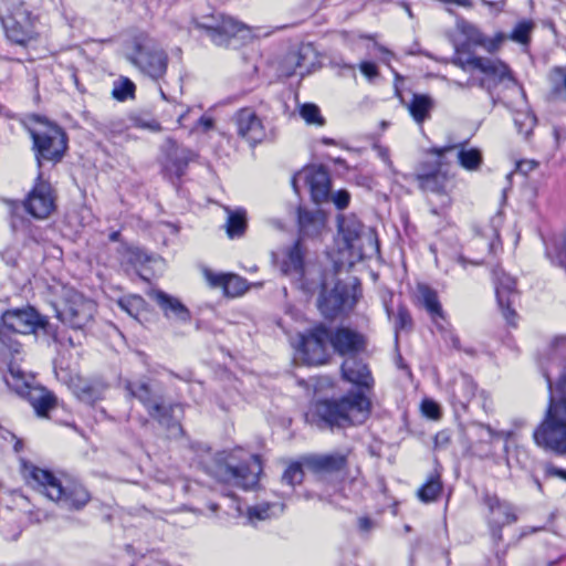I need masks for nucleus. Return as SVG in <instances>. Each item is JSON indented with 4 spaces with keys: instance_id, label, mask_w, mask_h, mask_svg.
<instances>
[{
    "instance_id": "nucleus-1",
    "label": "nucleus",
    "mask_w": 566,
    "mask_h": 566,
    "mask_svg": "<svg viewBox=\"0 0 566 566\" xmlns=\"http://www.w3.org/2000/svg\"><path fill=\"white\" fill-rule=\"evenodd\" d=\"M457 29L465 38V41L455 45V54L451 61L453 65L463 71L479 70L485 76L499 81L511 78L510 70L502 61L476 56L470 52L471 45L482 46L489 53L499 51L506 40V35L503 32H497L493 38L489 39L476 25L465 20L458 21Z\"/></svg>"
},
{
    "instance_id": "nucleus-2",
    "label": "nucleus",
    "mask_w": 566,
    "mask_h": 566,
    "mask_svg": "<svg viewBox=\"0 0 566 566\" xmlns=\"http://www.w3.org/2000/svg\"><path fill=\"white\" fill-rule=\"evenodd\" d=\"M21 473L27 484L63 510L77 512L83 510L91 501V493L77 481L62 480L51 471L25 461L22 462Z\"/></svg>"
},
{
    "instance_id": "nucleus-3",
    "label": "nucleus",
    "mask_w": 566,
    "mask_h": 566,
    "mask_svg": "<svg viewBox=\"0 0 566 566\" xmlns=\"http://www.w3.org/2000/svg\"><path fill=\"white\" fill-rule=\"evenodd\" d=\"M551 392L545 415L533 432L534 442L544 450L558 455L566 454V396H554L552 378L543 371Z\"/></svg>"
},
{
    "instance_id": "nucleus-4",
    "label": "nucleus",
    "mask_w": 566,
    "mask_h": 566,
    "mask_svg": "<svg viewBox=\"0 0 566 566\" xmlns=\"http://www.w3.org/2000/svg\"><path fill=\"white\" fill-rule=\"evenodd\" d=\"M370 402L359 392L338 400H322L315 405L319 428H345L364 422L369 415Z\"/></svg>"
},
{
    "instance_id": "nucleus-5",
    "label": "nucleus",
    "mask_w": 566,
    "mask_h": 566,
    "mask_svg": "<svg viewBox=\"0 0 566 566\" xmlns=\"http://www.w3.org/2000/svg\"><path fill=\"white\" fill-rule=\"evenodd\" d=\"M4 380L13 391L30 402L36 416L45 418L51 410L56 408L55 395L36 385L33 376L25 375L18 366L9 363V371Z\"/></svg>"
},
{
    "instance_id": "nucleus-6",
    "label": "nucleus",
    "mask_w": 566,
    "mask_h": 566,
    "mask_svg": "<svg viewBox=\"0 0 566 566\" xmlns=\"http://www.w3.org/2000/svg\"><path fill=\"white\" fill-rule=\"evenodd\" d=\"M33 119L35 125L29 127V132L33 140L38 166H42V160L60 161L67 148L66 134L61 127L40 116H33Z\"/></svg>"
},
{
    "instance_id": "nucleus-7",
    "label": "nucleus",
    "mask_w": 566,
    "mask_h": 566,
    "mask_svg": "<svg viewBox=\"0 0 566 566\" xmlns=\"http://www.w3.org/2000/svg\"><path fill=\"white\" fill-rule=\"evenodd\" d=\"M133 53L128 60L153 80L164 77L168 66L167 53L147 34L133 39Z\"/></svg>"
},
{
    "instance_id": "nucleus-8",
    "label": "nucleus",
    "mask_w": 566,
    "mask_h": 566,
    "mask_svg": "<svg viewBox=\"0 0 566 566\" xmlns=\"http://www.w3.org/2000/svg\"><path fill=\"white\" fill-rule=\"evenodd\" d=\"M1 22L8 40L12 43L25 45L36 38V18L24 2H12L7 14L1 17Z\"/></svg>"
},
{
    "instance_id": "nucleus-9",
    "label": "nucleus",
    "mask_w": 566,
    "mask_h": 566,
    "mask_svg": "<svg viewBox=\"0 0 566 566\" xmlns=\"http://www.w3.org/2000/svg\"><path fill=\"white\" fill-rule=\"evenodd\" d=\"M192 22L217 45H227L231 38L245 39L250 34L247 25L223 14H201L193 18Z\"/></svg>"
},
{
    "instance_id": "nucleus-10",
    "label": "nucleus",
    "mask_w": 566,
    "mask_h": 566,
    "mask_svg": "<svg viewBox=\"0 0 566 566\" xmlns=\"http://www.w3.org/2000/svg\"><path fill=\"white\" fill-rule=\"evenodd\" d=\"M55 311L61 322L74 329H82L93 319L96 304L77 291L66 290Z\"/></svg>"
},
{
    "instance_id": "nucleus-11",
    "label": "nucleus",
    "mask_w": 566,
    "mask_h": 566,
    "mask_svg": "<svg viewBox=\"0 0 566 566\" xmlns=\"http://www.w3.org/2000/svg\"><path fill=\"white\" fill-rule=\"evenodd\" d=\"M338 232L353 256L363 259L366 255L365 242L371 250H377V240L371 231L366 232L363 223L354 214L338 217Z\"/></svg>"
},
{
    "instance_id": "nucleus-12",
    "label": "nucleus",
    "mask_w": 566,
    "mask_h": 566,
    "mask_svg": "<svg viewBox=\"0 0 566 566\" xmlns=\"http://www.w3.org/2000/svg\"><path fill=\"white\" fill-rule=\"evenodd\" d=\"M261 471L259 457L248 454L238 464L230 460L223 467H220L219 475L223 482L248 490L256 485Z\"/></svg>"
},
{
    "instance_id": "nucleus-13",
    "label": "nucleus",
    "mask_w": 566,
    "mask_h": 566,
    "mask_svg": "<svg viewBox=\"0 0 566 566\" xmlns=\"http://www.w3.org/2000/svg\"><path fill=\"white\" fill-rule=\"evenodd\" d=\"M56 195L52 185L43 179L42 172H39L33 188L28 193L23 206L25 211L33 218L43 220L49 218L55 210Z\"/></svg>"
},
{
    "instance_id": "nucleus-14",
    "label": "nucleus",
    "mask_w": 566,
    "mask_h": 566,
    "mask_svg": "<svg viewBox=\"0 0 566 566\" xmlns=\"http://www.w3.org/2000/svg\"><path fill=\"white\" fill-rule=\"evenodd\" d=\"M417 180L419 182V187L424 192L437 197V201L431 198L429 199L431 212L433 214H440L451 206V198L447 191L449 179L441 168H434L430 171H420L417 175Z\"/></svg>"
},
{
    "instance_id": "nucleus-15",
    "label": "nucleus",
    "mask_w": 566,
    "mask_h": 566,
    "mask_svg": "<svg viewBox=\"0 0 566 566\" xmlns=\"http://www.w3.org/2000/svg\"><path fill=\"white\" fill-rule=\"evenodd\" d=\"M329 331L324 326L298 336L297 349L308 365H322L328 358Z\"/></svg>"
},
{
    "instance_id": "nucleus-16",
    "label": "nucleus",
    "mask_w": 566,
    "mask_h": 566,
    "mask_svg": "<svg viewBox=\"0 0 566 566\" xmlns=\"http://www.w3.org/2000/svg\"><path fill=\"white\" fill-rule=\"evenodd\" d=\"M3 326L8 335L10 332L19 334L34 333L39 327H44L46 321L32 307L9 310L2 314Z\"/></svg>"
},
{
    "instance_id": "nucleus-17",
    "label": "nucleus",
    "mask_w": 566,
    "mask_h": 566,
    "mask_svg": "<svg viewBox=\"0 0 566 566\" xmlns=\"http://www.w3.org/2000/svg\"><path fill=\"white\" fill-rule=\"evenodd\" d=\"M301 179H303L310 187L314 202L321 203L327 200L331 185L328 174L324 168L311 167L294 175L291 184L296 193H298V180Z\"/></svg>"
},
{
    "instance_id": "nucleus-18",
    "label": "nucleus",
    "mask_w": 566,
    "mask_h": 566,
    "mask_svg": "<svg viewBox=\"0 0 566 566\" xmlns=\"http://www.w3.org/2000/svg\"><path fill=\"white\" fill-rule=\"evenodd\" d=\"M233 122L238 135L245 139L251 146L261 143L265 137V128L262 119L249 107L239 109L233 115Z\"/></svg>"
},
{
    "instance_id": "nucleus-19",
    "label": "nucleus",
    "mask_w": 566,
    "mask_h": 566,
    "mask_svg": "<svg viewBox=\"0 0 566 566\" xmlns=\"http://www.w3.org/2000/svg\"><path fill=\"white\" fill-rule=\"evenodd\" d=\"M483 503L489 510V523L492 527L493 536L500 541L502 537L501 528L516 521L514 510L510 503L501 501L496 495L489 493L484 494Z\"/></svg>"
},
{
    "instance_id": "nucleus-20",
    "label": "nucleus",
    "mask_w": 566,
    "mask_h": 566,
    "mask_svg": "<svg viewBox=\"0 0 566 566\" xmlns=\"http://www.w3.org/2000/svg\"><path fill=\"white\" fill-rule=\"evenodd\" d=\"M329 344L335 353L340 356H355L365 350V337L348 327H338L329 331Z\"/></svg>"
},
{
    "instance_id": "nucleus-21",
    "label": "nucleus",
    "mask_w": 566,
    "mask_h": 566,
    "mask_svg": "<svg viewBox=\"0 0 566 566\" xmlns=\"http://www.w3.org/2000/svg\"><path fill=\"white\" fill-rule=\"evenodd\" d=\"M495 293L499 306L501 307L504 317L509 323H513L512 318L515 317V311L511 307L517 292L515 279L505 273L502 269L493 271Z\"/></svg>"
},
{
    "instance_id": "nucleus-22",
    "label": "nucleus",
    "mask_w": 566,
    "mask_h": 566,
    "mask_svg": "<svg viewBox=\"0 0 566 566\" xmlns=\"http://www.w3.org/2000/svg\"><path fill=\"white\" fill-rule=\"evenodd\" d=\"M0 504L10 511H18L25 515L30 523H41L48 518L44 511L34 509L29 499L17 490L3 492L0 496Z\"/></svg>"
},
{
    "instance_id": "nucleus-23",
    "label": "nucleus",
    "mask_w": 566,
    "mask_h": 566,
    "mask_svg": "<svg viewBox=\"0 0 566 566\" xmlns=\"http://www.w3.org/2000/svg\"><path fill=\"white\" fill-rule=\"evenodd\" d=\"M347 301V289L344 284L336 283L331 291L323 285L317 306L326 318H334L344 310Z\"/></svg>"
},
{
    "instance_id": "nucleus-24",
    "label": "nucleus",
    "mask_w": 566,
    "mask_h": 566,
    "mask_svg": "<svg viewBox=\"0 0 566 566\" xmlns=\"http://www.w3.org/2000/svg\"><path fill=\"white\" fill-rule=\"evenodd\" d=\"M70 387L81 401L88 405L102 400L107 390V384L99 378L86 379L75 377L71 380Z\"/></svg>"
},
{
    "instance_id": "nucleus-25",
    "label": "nucleus",
    "mask_w": 566,
    "mask_h": 566,
    "mask_svg": "<svg viewBox=\"0 0 566 566\" xmlns=\"http://www.w3.org/2000/svg\"><path fill=\"white\" fill-rule=\"evenodd\" d=\"M303 464L315 473L338 472L346 467L347 455L342 452L312 454L303 459Z\"/></svg>"
},
{
    "instance_id": "nucleus-26",
    "label": "nucleus",
    "mask_w": 566,
    "mask_h": 566,
    "mask_svg": "<svg viewBox=\"0 0 566 566\" xmlns=\"http://www.w3.org/2000/svg\"><path fill=\"white\" fill-rule=\"evenodd\" d=\"M182 406L178 403L166 405L160 399H155L151 409L148 411L149 416L157 420L161 426L167 429L181 431L179 424V417L182 415Z\"/></svg>"
},
{
    "instance_id": "nucleus-27",
    "label": "nucleus",
    "mask_w": 566,
    "mask_h": 566,
    "mask_svg": "<svg viewBox=\"0 0 566 566\" xmlns=\"http://www.w3.org/2000/svg\"><path fill=\"white\" fill-rule=\"evenodd\" d=\"M151 297L168 319L186 323L190 321L189 310L177 298L163 291H154Z\"/></svg>"
},
{
    "instance_id": "nucleus-28",
    "label": "nucleus",
    "mask_w": 566,
    "mask_h": 566,
    "mask_svg": "<svg viewBox=\"0 0 566 566\" xmlns=\"http://www.w3.org/2000/svg\"><path fill=\"white\" fill-rule=\"evenodd\" d=\"M297 222L302 237H316L325 227V214L319 209L308 210L298 207Z\"/></svg>"
},
{
    "instance_id": "nucleus-29",
    "label": "nucleus",
    "mask_w": 566,
    "mask_h": 566,
    "mask_svg": "<svg viewBox=\"0 0 566 566\" xmlns=\"http://www.w3.org/2000/svg\"><path fill=\"white\" fill-rule=\"evenodd\" d=\"M195 158L196 154L192 150L171 145L165 161V170L170 176L180 178L185 174L188 164Z\"/></svg>"
},
{
    "instance_id": "nucleus-30",
    "label": "nucleus",
    "mask_w": 566,
    "mask_h": 566,
    "mask_svg": "<svg viewBox=\"0 0 566 566\" xmlns=\"http://www.w3.org/2000/svg\"><path fill=\"white\" fill-rule=\"evenodd\" d=\"M344 379L360 387L370 388L374 384L368 366L361 360L347 359L342 365Z\"/></svg>"
},
{
    "instance_id": "nucleus-31",
    "label": "nucleus",
    "mask_w": 566,
    "mask_h": 566,
    "mask_svg": "<svg viewBox=\"0 0 566 566\" xmlns=\"http://www.w3.org/2000/svg\"><path fill=\"white\" fill-rule=\"evenodd\" d=\"M476 385L467 374H460L451 384V395L453 401L461 408L467 409L469 403L475 398Z\"/></svg>"
},
{
    "instance_id": "nucleus-32",
    "label": "nucleus",
    "mask_w": 566,
    "mask_h": 566,
    "mask_svg": "<svg viewBox=\"0 0 566 566\" xmlns=\"http://www.w3.org/2000/svg\"><path fill=\"white\" fill-rule=\"evenodd\" d=\"M416 292L418 302L426 308L433 321L443 317L442 306L434 290L427 284L419 283Z\"/></svg>"
},
{
    "instance_id": "nucleus-33",
    "label": "nucleus",
    "mask_w": 566,
    "mask_h": 566,
    "mask_svg": "<svg viewBox=\"0 0 566 566\" xmlns=\"http://www.w3.org/2000/svg\"><path fill=\"white\" fill-rule=\"evenodd\" d=\"M304 266V252L301 241H296L293 247L286 251L285 259L282 261L281 270L286 275H296L302 277Z\"/></svg>"
},
{
    "instance_id": "nucleus-34",
    "label": "nucleus",
    "mask_w": 566,
    "mask_h": 566,
    "mask_svg": "<svg viewBox=\"0 0 566 566\" xmlns=\"http://www.w3.org/2000/svg\"><path fill=\"white\" fill-rule=\"evenodd\" d=\"M434 107V101L424 94H413L412 99L407 108L417 124H422L430 117V113Z\"/></svg>"
},
{
    "instance_id": "nucleus-35",
    "label": "nucleus",
    "mask_w": 566,
    "mask_h": 566,
    "mask_svg": "<svg viewBox=\"0 0 566 566\" xmlns=\"http://www.w3.org/2000/svg\"><path fill=\"white\" fill-rule=\"evenodd\" d=\"M228 218L224 224L227 235L230 239L240 238L247 230V212L244 209L232 210L229 207L224 208Z\"/></svg>"
},
{
    "instance_id": "nucleus-36",
    "label": "nucleus",
    "mask_w": 566,
    "mask_h": 566,
    "mask_svg": "<svg viewBox=\"0 0 566 566\" xmlns=\"http://www.w3.org/2000/svg\"><path fill=\"white\" fill-rule=\"evenodd\" d=\"M313 52L311 45H304L298 52H291L285 56L283 66L286 70L283 71L285 76H292L296 73L303 74L304 71H308V65L305 64V57Z\"/></svg>"
},
{
    "instance_id": "nucleus-37",
    "label": "nucleus",
    "mask_w": 566,
    "mask_h": 566,
    "mask_svg": "<svg viewBox=\"0 0 566 566\" xmlns=\"http://www.w3.org/2000/svg\"><path fill=\"white\" fill-rule=\"evenodd\" d=\"M547 80L551 96L566 102V66H554L549 71Z\"/></svg>"
},
{
    "instance_id": "nucleus-38",
    "label": "nucleus",
    "mask_w": 566,
    "mask_h": 566,
    "mask_svg": "<svg viewBox=\"0 0 566 566\" xmlns=\"http://www.w3.org/2000/svg\"><path fill=\"white\" fill-rule=\"evenodd\" d=\"M126 390L132 397L138 399L148 411L151 409L154 400L161 398L144 381H127Z\"/></svg>"
},
{
    "instance_id": "nucleus-39",
    "label": "nucleus",
    "mask_w": 566,
    "mask_h": 566,
    "mask_svg": "<svg viewBox=\"0 0 566 566\" xmlns=\"http://www.w3.org/2000/svg\"><path fill=\"white\" fill-rule=\"evenodd\" d=\"M442 492V481L439 473L431 474L426 483L417 491L418 499L423 503L438 500Z\"/></svg>"
},
{
    "instance_id": "nucleus-40",
    "label": "nucleus",
    "mask_w": 566,
    "mask_h": 566,
    "mask_svg": "<svg viewBox=\"0 0 566 566\" xmlns=\"http://www.w3.org/2000/svg\"><path fill=\"white\" fill-rule=\"evenodd\" d=\"M514 124L517 132L524 137H528L536 125V117L530 109H520L514 113Z\"/></svg>"
},
{
    "instance_id": "nucleus-41",
    "label": "nucleus",
    "mask_w": 566,
    "mask_h": 566,
    "mask_svg": "<svg viewBox=\"0 0 566 566\" xmlns=\"http://www.w3.org/2000/svg\"><path fill=\"white\" fill-rule=\"evenodd\" d=\"M20 343L0 328V359L4 363L9 361L15 354L20 353Z\"/></svg>"
},
{
    "instance_id": "nucleus-42",
    "label": "nucleus",
    "mask_w": 566,
    "mask_h": 566,
    "mask_svg": "<svg viewBox=\"0 0 566 566\" xmlns=\"http://www.w3.org/2000/svg\"><path fill=\"white\" fill-rule=\"evenodd\" d=\"M460 165L468 170H476L482 164L481 151L476 148L461 147L457 154Z\"/></svg>"
},
{
    "instance_id": "nucleus-43",
    "label": "nucleus",
    "mask_w": 566,
    "mask_h": 566,
    "mask_svg": "<svg viewBox=\"0 0 566 566\" xmlns=\"http://www.w3.org/2000/svg\"><path fill=\"white\" fill-rule=\"evenodd\" d=\"M248 290V283L247 281L235 274H228L224 286H223V293L231 297H237L242 295Z\"/></svg>"
},
{
    "instance_id": "nucleus-44",
    "label": "nucleus",
    "mask_w": 566,
    "mask_h": 566,
    "mask_svg": "<svg viewBox=\"0 0 566 566\" xmlns=\"http://www.w3.org/2000/svg\"><path fill=\"white\" fill-rule=\"evenodd\" d=\"M444 80L447 81L448 86L450 87H455L459 90H469L472 86L478 85L479 87L484 88L489 92L491 91V83L496 84L500 82L499 80H494L493 77L490 76H486L485 78H480L479 81H475L473 77H470L467 82L449 80L446 77Z\"/></svg>"
},
{
    "instance_id": "nucleus-45",
    "label": "nucleus",
    "mask_w": 566,
    "mask_h": 566,
    "mask_svg": "<svg viewBox=\"0 0 566 566\" xmlns=\"http://www.w3.org/2000/svg\"><path fill=\"white\" fill-rule=\"evenodd\" d=\"M300 115L308 125L323 126L325 124V119L315 104L305 103L301 105Z\"/></svg>"
},
{
    "instance_id": "nucleus-46",
    "label": "nucleus",
    "mask_w": 566,
    "mask_h": 566,
    "mask_svg": "<svg viewBox=\"0 0 566 566\" xmlns=\"http://www.w3.org/2000/svg\"><path fill=\"white\" fill-rule=\"evenodd\" d=\"M134 94L135 84L130 80L122 77L118 81L114 82L112 95L115 99L125 101L127 98L134 97Z\"/></svg>"
},
{
    "instance_id": "nucleus-47",
    "label": "nucleus",
    "mask_w": 566,
    "mask_h": 566,
    "mask_svg": "<svg viewBox=\"0 0 566 566\" xmlns=\"http://www.w3.org/2000/svg\"><path fill=\"white\" fill-rule=\"evenodd\" d=\"M283 506L276 504L262 503L248 509V516L250 520H266L275 514V511H282Z\"/></svg>"
},
{
    "instance_id": "nucleus-48",
    "label": "nucleus",
    "mask_w": 566,
    "mask_h": 566,
    "mask_svg": "<svg viewBox=\"0 0 566 566\" xmlns=\"http://www.w3.org/2000/svg\"><path fill=\"white\" fill-rule=\"evenodd\" d=\"M118 306L129 316L138 318L140 312L144 310L145 301L142 296H129L120 300Z\"/></svg>"
},
{
    "instance_id": "nucleus-49",
    "label": "nucleus",
    "mask_w": 566,
    "mask_h": 566,
    "mask_svg": "<svg viewBox=\"0 0 566 566\" xmlns=\"http://www.w3.org/2000/svg\"><path fill=\"white\" fill-rule=\"evenodd\" d=\"M548 258L566 269V233L556 242L554 250L547 248Z\"/></svg>"
},
{
    "instance_id": "nucleus-50",
    "label": "nucleus",
    "mask_w": 566,
    "mask_h": 566,
    "mask_svg": "<svg viewBox=\"0 0 566 566\" xmlns=\"http://www.w3.org/2000/svg\"><path fill=\"white\" fill-rule=\"evenodd\" d=\"M304 472L302 464L292 463L290 464L282 475V481L290 486L300 484L303 481Z\"/></svg>"
},
{
    "instance_id": "nucleus-51",
    "label": "nucleus",
    "mask_w": 566,
    "mask_h": 566,
    "mask_svg": "<svg viewBox=\"0 0 566 566\" xmlns=\"http://www.w3.org/2000/svg\"><path fill=\"white\" fill-rule=\"evenodd\" d=\"M533 29V23L531 21H521L513 29L512 33L507 36L511 40L526 44L530 40V33Z\"/></svg>"
},
{
    "instance_id": "nucleus-52",
    "label": "nucleus",
    "mask_w": 566,
    "mask_h": 566,
    "mask_svg": "<svg viewBox=\"0 0 566 566\" xmlns=\"http://www.w3.org/2000/svg\"><path fill=\"white\" fill-rule=\"evenodd\" d=\"M396 333L399 331L410 329L412 326V318L405 306H399L397 314L394 317Z\"/></svg>"
},
{
    "instance_id": "nucleus-53",
    "label": "nucleus",
    "mask_w": 566,
    "mask_h": 566,
    "mask_svg": "<svg viewBox=\"0 0 566 566\" xmlns=\"http://www.w3.org/2000/svg\"><path fill=\"white\" fill-rule=\"evenodd\" d=\"M421 410L424 416L430 419H439L440 417V408L437 402L426 399L421 403Z\"/></svg>"
},
{
    "instance_id": "nucleus-54",
    "label": "nucleus",
    "mask_w": 566,
    "mask_h": 566,
    "mask_svg": "<svg viewBox=\"0 0 566 566\" xmlns=\"http://www.w3.org/2000/svg\"><path fill=\"white\" fill-rule=\"evenodd\" d=\"M203 274H205L207 282L209 283V285L211 287H222L223 289L228 274H217L210 270H205Z\"/></svg>"
},
{
    "instance_id": "nucleus-55",
    "label": "nucleus",
    "mask_w": 566,
    "mask_h": 566,
    "mask_svg": "<svg viewBox=\"0 0 566 566\" xmlns=\"http://www.w3.org/2000/svg\"><path fill=\"white\" fill-rule=\"evenodd\" d=\"M130 119L136 127L148 128L150 130H158L160 128L156 120H145L139 116H132Z\"/></svg>"
},
{
    "instance_id": "nucleus-56",
    "label": "nucleus",
    "mask_w": 566,
    "mask_h": 566,
    "mask_svg": "<svg viewBox=\"0 0 566 566\" xmlns=\"http://www.w3.org/2000/svg\"><path fill=\"white\" fill-rule=\"evenodd\" d=\"M350 196L345 190H339L333 196V202L338 209H345L349 203Z\"/></svg>"
},
{
    "instance_id": "nucleus-57",
    "label": "nucleus",
    "mask_w": 566,
    "mask_h": 566,
    "mask_svg": "<svg viewBox=\"0 0 566 566\" xmlns=\"http://www.w3.org/2000/svg\"><path fill=\"white\" fill-rule=\"evenodd\" d=\"M359 69L360 72L369 80L378 75L377 66L371 62H363Z\"/></svg>"
},
{
    "instance_id": "nucleus-58",
    "label": "nucleus",
    "mask_w": 566,
    "mask_h": 566,
    "mask_svg": "<svg viewBox=\"0 0 566 566\" xmlns=\"http://www.w3.org/2000/svg\"><path fill=\"white\" fill-rule=\"evenodd\" d=\"M538 166V163L535 160H521L517 163V170L524 175H527L530 171L534 170Z\"/></svg>"
},
{
    "instance_id": "nucleus-59",
    "label": "nucleus",
    "mask_w": 566,
    "mask_h": 566,
    "mask_svg": "<svg viewBox=\"0 0 566 566\" xmlns=\"http://www.w3.org/2000/svg\"><path fill=\"white\" fill-rule=\"evenodd\" d=\"M375 526L374 522L366 516L358 518V527L361 532H369Z\"/></svg>"
},
{
    "instance_id": "nucleus-60",
    "label": "nucleus",
    "mask_w": 566,
    "mask_h": 566,
    "mask_svg": "<svg viewBox=\"0 0 566 566\" xmlns=\"http://www.w3.org/2000/svg\"><path fill=\"white\" fill-rule=\"evenodd\" d=\"M476 399L480 401V406L486 411L489 412L491 410V407H492V401L490 400V398L488 397V395L485 394V391H481L479 394V396L476 397Z\"/></svg>"
},
{
    "instance_id": "nucleus-61",
    "label": "nucleus",
    "mask_w": 566,
    "mask_h": 566,
    "mask_svg": "<svg viewBox=\"0 0 566 566\" xmlns=\"http://www.w3.org/2000/svg\"><path fill=\"white\" fill-rule=\"evenodd\" d=\"M22 528L18 525L12 532L2 530L3 536L9 541H15L20 536Z\"/></svg>"
},
{
    "instance_id": "nucleus-62",
    "label": "nucleus",
    "mask_w": 566,
    "mask_h": 566,
    "mask_svg": "<svg viewBox=\"0 0 566 566\" xmlns=\"http://www.w3.org/2000/svg\"><path fill=\"white\" fill-rule=\"evenodd\" d=\"M547 474L552 475V476H557V478L566 481V470H563V469H559L556 467H549L547 469Z\"/></svg>"
},
{
    "instance_id": "nucleus-63",
    "label": "nucleus",
    "mask_w": 566,
    "mask_h": 566,
    "mask_svg": "<svg viewBox=\"0 0 566 566\" xmlns=\"http://www.w3.org/2000/svg\"><path fill=\"white\" fill-rule=\"evenodd\" d=\"M198 126H201L205 132L209 130L213 126V120L210 117H200L198 120Z\"/></svg>"
},
{
    "instance_id": "nucleus-64",
    "label": "nucleus",
    "mask_w": 566,
    "mask_h": 566,
    "mask_svg": "<svg viewBox=\"0 0 566 566\" xmlns=\"http://www.w3.org/2000/svg\"><path fill=\"white\" fill-rule=\"evenodd\" d=\"M482 3L485 4V6H489V7H495L499 11L503 10V7H504V2L501 1V2H491V1H486V0H482Z\"/></svg>"
}]
</instances>
